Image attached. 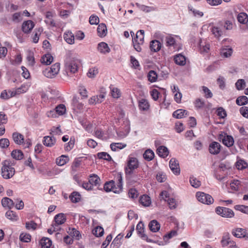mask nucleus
Listing matches in <instances>:
<instances>
[{
    "mask_svg": "<svg viewBox=\"0 0 248 248\" xmlns=\"http://www.w3.org/2000/svg\"><path fill=\"white\" fill-rule=\"evenodd\" d=\"M104 189L106 192L112 191L120 193L123 189V177L121 172L117 173L115 176V181L107 182L104 185Z\"/></svg>",
    "mask_w": 248,
    "mask_h": 248,
    "instance_id": "1",
    "label": "nucleus"
},
{
    "mask_svg": "<svg viewBox=\"0 0 248 248\" xmlns=\"http://www.w3.org/2000/svg\"><path fill=\"white\" fill-rule=\"evenodd\" d=\"M1 175L3 179H9L15 173V169L12 167L9 160H5L1 163Z\"/></svg>",
    "mask_w": 248,
    "mask_h": 248,
    "instance_id": "2",
    "label": "nucleus"
},
{
    "mask_svg": "<svg viewBox=\"0 0 248 248\" xmlns=\"http://www.w3.org/2000/svg\"><path fill=\"white\" fill-rule=\"evenodd\" d=\"M80 63L79 60L72 57H67L65 60V69L67 72L74 74L77 72Z\"/></svg>",
    "mask_w": 248,
    "mask_h": 248,
    "instance_id": "3",
    "label": "nucleus"
},
{
    "mask_svg": "<svg viewBox=\"0 0 248 248\" xmlns=\"http://www.w3.org/2000/svg\"><path fill=\"white\" fill-rule=\"evenodd\" d=\"M139 167L138 159L130 155L127 160L126 166L124 168L125 173L126 175H130L134 170Z\"/></svg>",
    "mask_w": 248,
    "mask_h": 248,
    "instance_id": "4",
    "label": "nucleus"
},
{
    "mask_svg": "<svg viewBox=\"0 0 248 248\" xmlns=\"http://www.w3.org/2000/svg\"><path fill=\"white\" fill-rule=\"evenodd\" d=\"M60 64L56 63L53 64L50 67L46 68L43 71V75L48 78H53L57 75L60 71Z\"/></svg>",
    "mask_w": 248,
    "mask_h": 248,
    "instance_id": "5",
    "label": "nucleus"
},
{
    "mask_svg": "<svg viewBox=\"0 0 248 248\" xmlns=\"http://www.w3.org/2000/svg\"><path fill=\"white\" fill-rule=\"evenodd\" d=\"M216 213L224 217L232 218L234 217L233 211L228 208L218 206L216 208Z\"/></svg>",
    "mask_w": 248,
    "mask_h": 248,
    "instance_id": "6",
    "label": "nucleus"
},
{
    "mask_svg": "<svg viewBox=\"0 0 248 248\" xmlns=\"http://www.w3.org/2000/svg\"><path fill=\"white\" fill-rule=\"evenodd\" d=\"M196 197L200 202L204 204H210L213 203L214 202V199L212 197L204 192H197Z\"/></svg>",
    "mask_w": 248,
    "mask_h": 248,
    "instance_id": "7",
    "label": "nucleus"
},
{
    "mask_svg": "<svg viewBox=\"0 0 248 248\" xmlns=\"http://www.w3.org/2000/svg\"><path fill=\"white\" fill-rule=\"evenodd\" d=\"M221 244L223 247L229 245L230 248H237L235 242L231 240L229 233H226L222 236Z\"/></svg>",
    "mask_w": 248,
    "mask_h": 248,
    "instance_id": "8",
    "label": "nucleus"
},
{
    "mask_svg": "<svg viewBox=\"0 0 248 248\" xmlns=\"http://www.w3.org/2000/svg\"><path fill=\"white\" fill-rule=\"evenodd\" d=\"M232 234L237 238H245L248 239V230L243 228H235L232 231Z\"/></svg>",
    "mask_w": 248,
    "mask_h": 248,
    "instance_id": "9",
    "label": "nucleus"
},
{
    "mask_svg": "<svg viewBox=\"0 0 248 248\" xmlns=\"http://www.w3.org/2000/svg\"><path fill=\"white\" fill-rule=\"evenodd\" d=\"M66 111L65 106L63 104H60L56 107L55 109L50 110L47 112L48 117H54L56 116V112L59 115H62Z\"/></svg>",
    "mask_w": 248,
    "mask_h": 248,
    "instance_id": "10",
    "label": "nucleus"
},
{
    "mask_svg": "<svg viewBox=\"0 0 248 248\" xmlns=\"http://www.w3.org/2000/svg\"><path fill=\"white\" fill-rule=\"evenodd\" d=\"M170 168L172 172L175 175H178L180 173V168L177 160L174 158H171L169 162Z\"/></svg>",
    "mask_w": 248,
    "mask_h": 248,
    "instance_id": "11",
    "label": "nucleus"
},
{
    "mask_svg": "<svg viewBox=\"0 0 248 248\" xmlns=\"http://www.w3.org/2000/svg\"><path fill=\"white\" fill-rule=\"evenodd\" d=\"M219 139L222 140L223 143L227 147H231L233 145L234 140L231 136L220 134Z\"/></svg>",
    "mask_w": 248,
    "mask_h": 248,
    "instance_id": "12",
    "label": "nucleus"
},
{
    "mask_svg": "<svg viewBox=\"0 0 248 248\" xmlns=\"http://www.w3.org/2000/svg\"><path fill=\"white\" fill-rule=\"evenodd\" d=\"M221 145L217 141H213L209 146V152L212 155H217L219 153Z\"/></svg>",
    "mask_w": 248,
    "mask_h": 248,
    "instance_id": "13",
    "label": "nucleus"
},
{
    "mask_svg": "<svg viewBox=\"0 0 248 248\" xmlns=\"http://www.w3.org/2000/svg\"><path fill=\"white\" fill-rule=\"evenodd\" d=\"M34 27V23L31 20L24 21L22 26V31L25 33H29Z\"/></svg>",
    "mask_w": 248,
    "mask_h": 248,
    "instance_id": "14",
    "label": "nucleus"
},
{
    "mask_svg": "<svg viewBox=\"0 0 248 248\" xmlns=\"http://www.w3.org/2000/svg\"><path fill=\"white\" fill-rule=\"evenodd\" d=\"M66 218L65 215L63 213H59L56 215L54 217V223L57 227H59L60 225L63 224L66 221Z\"/></svg>",
    "mask_w": 248,
    "mask_h": 248,
    "instance_id": "15",
    "label": "nucleus"
},
{
    "mask_svg": "<svg viewBox=\"0 0 248 248\" xmlns=\"http://www.w3.org/2000/svg\"><path fill=\"white\" fill-rule=\"evenodd\" d=\"M12 138L14 142L18 145H21L24 143V136L18 132H14L12 134Z\"/></svg>",
    "mask_w": 248,
    "mask_h": 248,
    "instance_id": "16",
    "label": "nucleus"
},
{
    "mask_svg": "<svg viewBox=\"0 0 248 248\" xmlns=\"http://www.w3.org/2000/svg\"><path fill=\"white\" fill-rule=\"evenodd\" d=\"M97 49L101 53L103 54L108 53L110 51L108 45L106 43L103 42L98 44Z\"/></svg>",
    "mask_w": 248,
    "mask_h": 248,
    "instance_id": "17",
    "label": "nucleus"
},
{
    "mask_svg": "<svg viewBox=\"0 0 248 248\" xmlns=\"http://www.w3.org/2000/svg\"><path fill=\"white\" fill-rule=\"evenodd\" d=\"M158 155L162 157H166L169 153L168 148L164 146H160L157 149L156 151Z\"/></svg>",
    "mask_w": 248,
    "mask_h": 248,
    "instance_id": "18",
    "label": "nucleus"
},
{
    "mask_svg": "<svg viewBox=\"0 0 248 248\" xmlns=\"http://www.w3.org/2000/svg\"><path fill=\"white\" fill-rule=\"evenodd\" d=\"M1 204L4 207H8L9 209H12L15 204L14 202L7 197L3 198L1 200Z\"/></svg>",
    "mask_w": 248,
    "mask_h": 248,
    "instance_id": "19",
    "label": "nucleus"
},
{
    "mask_svg": "<svg viewBox=\"0 0 248 248\" xmlns=\"http://www.w3.org/2000/svg\"><path fill=\"white\" fill-rule=\"evenodd\" d=\"M56 142V139L53 137L45 136L44 138L43 143L47 147L53 146Z\"/></svg>",
    "mask_w": 248,
    "mask_h": 248,
    "instance_id": "20",
    "label": "nucleus"
},
{
    "mask_svg": "<svg viewBox=\"0 0 248 248\" xmlns=\"http://www.w3.org/2000/svg\"><path fill=\"white\" fill-rule=\"evenodd\" d=\"M100 179L96 175L93 174L90 176L89 181L90 182L91 185L93 186H99L100 183Z\"/></svg>",
    "mask_w": 248,
    "mask_h": 248,
    "instance_id": "21",
    "label": "nucleus"
},
{
    "mask_svg": "<svg viewBox=\"0 0 248 248\" xmlns=\"http://www.w3.org/2000/svg\"><path fill=\"white\" fill-rule=\"evenodd\" d=\"M150 47L152 51L157 52L160 49L161 44L158 41L155 40L151 42Z\"/></svg>",
    "mask_w": 248,
    "mask_h": 248,
    "instance_id": "22",
    "label": "nucleus"
},
{
    "mask_svg": "<svg viewBox=\"0 0 248 248\" xmlns=\"http://www.w3.org/2000/svg\"><path fill=\"white\" fill-rule=\"evenodd\" d=\"M97 32L98 35L100 37L105 36L107 34V30L105 24L101 23L97 27Z\"/></svg>",
    "mask_w": 248,
    "mask_h": 248,
    "instance_id": "23",
    "label": "nucleus"
},
{
    "mask_svg": "<svg viewBox=\"0 0 248 248\" xmlns=\"http://www.w3.org/2000/svg\"><path fill=\"white\" fill-rule=\"evenodd\" d=\"M64 39L69 44L72 45L75 43L74 35L71 32L68 31L64 33Z\"/></svg>",
    "mask_w": 248,
    "mask_h": 248,
    "instance_id": "24",
    "label": "nucleus"
},
{
    "mask_svg": "<svg viewBox=\"0 0 248 248\" xmlns=\"http://www.w3.org/2000/svg\"><path fill=\"white\" fill-rule=\"evenodd\" d=\"M40 244L42 248H49L52 245V241L49 238L44 237L40 240Z\"/></svg>",
    "mask_w": 248,
    "mask_h": 248,
    "instance_id": "25",
    "label": "nucleus"
},
{
    "mask_svg": "<svg viewBox=\"0 0 248 248\" xmlns=\"http://www.w3.org/2000/svg\"><path fill=\"white\" fill-rule=\"evenodd\" d=\"M149 227L152 232H156L159 230L160 225L156 220H153L150 222Z\"/></svg>",
    "mask_w": 248,
    "mask_h": 248,
    "instance_id": "26",
    "label": "nucleus"
},
{
    "mask_svg": "<svg viewBox=\"0 0 248 248\" xmlns=\"http://www.w3.org/2000/svg\"><path fill=\"white\" fill-rule=\"evenodd\" d=\"M140 204L145 207L150 206L151 204L150 197L147 195L140 196Z\"/></svg>",
    "mask_w": 248,
    "mask_h": 248,
    "instance_id": "27",
    "label": "nucleus"
},
{
    "mask_svg": "<svg viewBox=\"0 0 248 248\" xmlns=\"http://www.w3.org/2000/svg\"><path fill=\"white\" fill-rule=\"evenodd\" d=\"M123 235L118 234L112 241L110 247L111 248H118L121 244V240L123 237Z\"/></svg>",
    "mask_w": 248,
    "mask_h": 248,
    "instance_id": "28",
    "label": "nucleus"
},
{
    "mask_svg": "<svg viewBox=\"0 0 248 248\" xmlns=\"http://www.w3.org/2000/svg\"><path fill=\"white\" fill-rule=\"evenodd\" d=\"M53 60V58L50 54H46L42 57L41 61L42 63L49 65L51 63Z\"/></svg>",
    "mask_w": 248,
    "mask_h": 248,
    "instance_id": "29",
    "label": "nucleus"
},
{
    "mask_svg": "<svg viewBox=\"0 0 248 248\" xmlns=\"http://www.w3.org/2000/svg\"><path fill=\"white\" fill-rule=\"evenodd\" d=\"M126 146V144L120 142L112 143L110 145V148L113 151H117L118 150L122 149Z\"/></svg>",
    "mask_w": 248,
    "mask_h": 248,
    "instance_id": "30",
    "label": "nucleus"
},
{
    "mask_svg": "<svg viewBox=\"0 0 248 248\" xmlns=\"http://www.w3.org/2000/svg\"><path fill=\"white\" fill-rule=\"evenodd\" d=\"M175 62L180 65H184L186 64V58L181 54L177 55L174 59Z\"/></svg>",
    "mask_w": 248,
    "mask_h": 248,
    "instance_id": "31",
    "label": "nucleus"
},
{
    "mask_svg": "<svg viewBox=\"0 0 248 248\" xmlns=\"http://www.w3.org/2000/svg\"><path fill=\"white\" fill-rule=\"evenodd\" d=\"M187 113V111L186 110L179 109L174 111L172 116L177 119H181L184 116L185 114L186 115Z\"/></svg>",
    "mask_w": 248,
    "mask_h": 248,
    "instance_id": "32",
    "label": "nucleus"
},
{
    "mask_svg": "<svg viewBox=\"0 0 248 248\" xmlns=\"http://www.w3.org/2000/svg\"><path fill=\"white\" fill-rule=\"evenodd\" d=\"M11 156L16 160H21L23 158L24 155L21 150H14L11 153Z\"/></svg>",
    "mask_w": 248,
    "mask_h": 248,
    "instance_id": "33",
    "label": "nucleus"
},
{
    "mask_svg": "<svg viewBox=\"0 0 248 248\" xmlns=\"http://www.w3.org/2000/svg\"><path fill=\"white\" fill-rule=\"evenodd\" d=\"M150 105L148 100L146 99H140V110L147 111L150 110Z\"/></svg>",
    "mask_w": 248,
    "mask_h": 248,
    "instance_id": "34",
    "label": "nucleus"
},
{
    "mask_svg": "<svg viewBox=\"0 0 248 248\" xmlns=\"http://www.w3.org/2000/svg\"><path fill=\"white\" fill-rule=\"evenodd\" d=\"M154 152L150 149L146 150L143 155V158L148 161L152 160L154 158Z\"/></svg>",
    "mask_w": 248,
    "mask_h": 248,
    "instance_id": "35",
    "label": "nucleus"
},
{
    "mask_svg": "<svg viewBox=\"0 0 248 248\" xmlns=\"http://www.w3.org/2000/svg\"><path fill=\"white\" fill-rule=\"evenodd\" d=\"M69 198L70 199L72 202L74 203H77L80 201L81 196L78 192L74 191L72 192L69 196Z\"/></svg>",
    "mask_w": 248,
    "mask_h": 248,
    "instance_id": "36",
    "label": "nucleus"
},
{
    "mask_svg": "<svg viewBox=\"0 0 248 248\" xmlns=\"http://www.w3.org/2000/svg\"><path fill=\"white\" fill-rule=\"evenodd\" d=\"M69 161L67 156L62 155L56 159V163L59 166H63Z\"/></svg>",
    "mask_w": 248,
    "mask_h": 248,
    "instance_id": "37",
    "label": "nucleus"
},
{
    "mask_svg": "<svg viewBox=\"0 0 248 248\" xmlns=\"http://www.w3.org/2000/svg\"><path fill=\"white\" fill-rule=\"evenodd\" d=\"M166 45L169 46H173L175 48L176 41L174 38L171 35H168L165 38Z\"/></svg>",
    "mask_w": 248,
    "mask_h": 248,
    "instance_id": "38",
    "label": "nucleus"
},
{
    "mask_svg": "<svg viewBox=\"0 0 248 248\" xmlns=\"http://www.w3.org/2000/svg\"><path fill=\"white\" fill-rule=\"evenodd\" d=\"M248 103V98L246 96H241L238 97L236 100V103L239 106H243Z\"/></svg>",
    "mask_w": 248,
    "mask_h": 248,
    "instance_id": "39",
    "label": "nucleus"
},
{
    "mask_svg": "<svg viewBox=\"0 0 248 248\" xmlns=\"http://www.w3.org/2000/svg\"><path fill=\"white\" fill-rule=\"evenodd\" d=\"M211 32L216 38H218L223 33V31L218 27H213L211 29Z\"/></svg>",
    "mask_w": 248,
    "mask_h": 248,
    "instance_id": "40",
    "label": "nucleus"
},
{
    "mask_svg": "<svg viewBox=\"0 0 248 248\" xmlns=\"http://www.w3.org/2000/svg\"><path fill=\"white\" fill-rule=\"evenodd\" d=\"M148 79L151 82H155L157 78V75L154 70H151L149 72L147 75Z\"/></svg>",
    "mask_w": 248,
    "mask_h": 248,
    "instance_id": "41",
    "label": "nucleus"
},
{
    "mask_svg": "<svg viewBox=\"0 0 248 248\" xmlns=\"http://www.w3.org/2000/svg\"><path fill=\"white\" fill-rule=\"evenodd\" d=\"M140 31H138L136 34V36L132 38L133 46L136 50L140 51V43L138 41V33Z\"/></svg>",
    "mask_w": 248,
    "mask_h": 248,
    "instance_id": "42",
    "label": "nucleus"
},
{
    "mask_svg": "<svg viewBox=\"0 0 248 248\" xmlns=\"http://www.w3.org/2000/svg\"><path fill=\"white\" fill-rule=\"evenodd\" d=\"M238 21L242 24H245L248 21V16L246 14L241 13L237 16Z\"/></svg>",
    "mask_w": 248,
    "mask_h": 248,
    "instance_id": "43",
    "label": "nucleus"
},
{
    "mask_svg": "<svg viewBox=\"0 0 248 248\" xmlns=\"http://www.w3.org/2000/svg\"><path fill=\"white\" fill-rule=\"evenodd\" d=\"M189 182L191 185L195 188H198L201 185V181L194 176L190 177Z\"/></svg>",
    "mask_w": 248,
    "mask_h": 248,
    "instance_id": "44",
    "label": "nucleus"
},
{
    "mask_svg": "<svg viewBox=\"0 0 248 248\" xmlns=\"http://www.w3.org/2000/svg\"><path fill=\"white\" fill-rule=\"evenodd\" d=\"M111 95L113 98H118L121 95V92L119 89L112 86L110 87Z\"/></svg>",
    "mask_w": 248,
    "mask_h": 248,
    "instance_id": "45",
    "label": "nucleus"
},
{
    "mask_svg": "<svg viewBox=\"0 0 248 248\" xmlns=\"http://www.w3.org/2000/svg\"><path fill=\"white\" fill-rule=\"evenodd\" d=\"M93 233L97 237L102 236L104 234V229L101 227L97 226L93 230Z\"/></svg>",
    "mask_w": 248,
    "mask_h": 248,
    "instance_id": "46",
    "label": "nucleus"
},
{
    "mask_svg": "<svg viewBox=\"0 0 248 248\" xmlns=\"http://www.w3.org/2000/svg\"><path fill=\"white\" fill-rule=\"evenodd\" d=\"M156 178L158 182L162 183L166 181L167 177L164 172L159 171L156 174Z\"/></svg>",
    "mask_w": 248,
    "mask_h": 248,
    "instance_id": "47",
    "label": "nucleus"
},
{
    "mask_svg": "<svg viewBox=\"0 0 248 248\" xmlns=\"http://www.w3.org/2000/svg\"><path fill=\"white\" fill-rule=\"evenodd\" d=\"M232 53V48H223L221 51V55L226 58H228L231 56Z\"/></svg>",
    "mask_w": 248,
    "mask_h": 248,
    "instance_id": "48",
    "label": "nucleus"
},
{
    "mask_svg": "<svg viewBox=\"0 0 248 248\" xmlns=\"http://www.w3.org/2000/svg\"><path fill=\"white\" fill-rule=\"evenodd\" d=\"M234 209L243 213L248 214V206L244 205H236Z\"/></svg>",
    "mask_w": 248,
    "mask_h": 248,
    "instance_id": "49",
    "label": "nucleus"
},
{
    "mask_svg": "<svg viewBox=\"0 0 248 248\" xmlns=\"http://www.w3.org/2000/svg\"><path fill=\"white\" fill-rule=\"evenodd\" d=\"M98 69L96 67H93L89 69L88 73L87 76L90 78H93L96 76V75L98 74Z\"/></svg>",
    "mask_w": 248,
    "mask_h": 248,
    "instance_id": "50",
    "label": "nucleus"
},
{
    "mask_svg": "<svg viewBox=\"0 0 248 248\" xmlns=\"http://www.w3.org/2000/svg\"><path fill=\"white\" fill-rule=\"evenodd\" d=\"M97 156L99 159H103L107 161H110L111 157L107 153L100 152L97 154Z\"/></svg>",
    "mask_w": 248,
    "mask_h": 248,
    "instance_id": "51",
    "label": "nucleus"
},
{
    "mask_svg": "<svg viewBox=\"0 0 248 248\" xmlns=\"http://www.w3.org/2000/svg\"><path fill=\"white\" fill-rule=\"evenodd\" d=\"M43 29L42 28H39L37 31H34V34L32 38L33 42L34 43H37L38 42L39 39V36L40 35L41 32L43 31Z\"/></svg>",
    "mask_w": 248,
    "mask_h": 248,
    "instance_id": "52",
    "label": "nucleus"
},
{
    "mask_svg": "<svg viewBox=\"0 0 248 248\" xmlns=\"http://www.w3.org/2000/svg\"><path fill=\"white\" fill-rule=\"evenodd\" d=\"M235 86L237 90H241L246 87V82L243 79H238L235 83Z\"/></svg>",
    "mask_w": 248,
    "mask_h": 248,
    "instance_id": "53",
    "label": "nucleus"
},
{
    "mask_svg": "<svg viewBox=\"0 0 248 248\" xmlns=\"http://www.w3.org/2000/svg\"><path fill=\"white\" fill-rule=\"evenodd\" d=\"M6 217L10 220H16L17 217L13 211L9 210L5 214Z\"/></svg>",
    "mask_w": 248,
    "mask_h": 248,
    "instance_id": "54",
    "label": "nucleus"
},
{
    "mask_svg": "<svg viewBox=\"0 0 248 248\" xmlns=\"http://www.w3.org/2000/svg\"><path fill=\"white\" fill-rule=\"evenodd\" d=\"M188 8L189 11H191L195 16L202 17L203 13L198 10L193 8L191 6H188Z\"/></svg>",
    "mask_w": 248,
    "mask_h": 248,
    "instance_id": "55",
    "label": "nucleus"
},
{
    "mask_svg": "<svg viewBox=\"0 0 248 248\" xmlns=\"http://www.w3.org/2000/svg\"><path fill=\"white\" fill-rule=\"evenodd\" d=\"M15 203H16L15 207L18 210L22 209L24 208V204L23 202L19 199L15 200Z\"/></svg>",
    "mask_w": 248,
    "mask_h": 248,
    "instance_id": "56",
    "label": "nucleus"
},
{
    "mask_svg": "<svg viewBox=\"0 0 248 248\" xmlns=\"http://www.w3.org/2000/svg\"><path fill=\"white\" fill-rule=\"evenodd\" d=\"M247 166L246 162L244 160H239L236 163V167L238 170H243L246 168Z\"/></svg>",
    "mask_w": 248,
    "mask_h": 248,
    "instance_id": "57",
    "label": "nucleus"
},
{
    "mask_svg": "<svg viewBox=\"0 0 248 248\" xmlns=\"http://www.w3.org/2000/svg\"><path fill=\"white\" fill-rule=\"evenodd\" d=\"M10 144L9 140L8 139L3 138L0 140V147L2 148H7Z\"/></svg>",
    "mask_w": 248,
    "mask_h": 248,
    "instance_id": "58",
    "label": "nucleus"
},
{
    "mask_svg": "<svg viewBox=\"0 0 248 248\" xmlns=\"http://www.w3.org/2000/svg\"><path fill=\"white\" fill-rule=\"evenodd\" d=\"M95 135L97 138L102 140H106L107 139V138L104 136V132L99 129H97L95 131Z\"/></svg>",
    "mask_w": 248,
    "mask_h": 248,
    "instance_id": "59",
    "label": "nucleus"
},
{
    "mask_svg": "<svg viewBox=\"0 0 248 248\" xmlns=\"http://www.w3.org/2000/svg\"><path fill=\"white\" fill-rule=\"evenodd\" d=\"M31 235L29 234H24L23 233L20 235V240L24 242H28L31 240Z\"/></svg>",
    "mask_w": 248,
    "mask_h": 248,
    "instance_id": "60",
    "label": "nucleus"
},
{
    "mask_svg": "<svg viewBox=\"0 0 248 248\" xmlns=\"http://www.w3.org/2000/svg\"><path fill=\"white\" fill-rule=\"evenodd\" d=\"M36 226L37 224L33 221L27 222L26 223V228L28 230L32 229V230H34L36 229Z\"/></svg>",
    "mask_w": 248,
    "mask_h": 248,
    "instance_id": "61",
    "label": "nucleus"
},
{
    "mask_svg": "<svg viewBox=\"0 0 248 248\" xmlns=\"http://www.w3.org/2000/svg\"><path fill=\"white\" fill-rule=\"evenodd\" d=\"M89 22L92 25H97L99 22V19L97 16L92 15L89 18Z\"/></svg>",
    "mask_w": 248,
    "mask_h": 248,
    "instance_id": "62",
    "label": "nucleus"
},
{
    "mask_svg": "<svg viewBox=\"0 0 248 248\" xmlns=\"http://www.w3.org/2000/svg\"><path fill=\"white\" fill-rule=\"evenodd\" d=\"M159 92L157 90L154 89L150 92V95L153 99L155 101L157 100L158 99Z\"/></svg>",
    "mask_w": 248,
    "mask_h": 248,
    "instance_id": "63",
    "label": "nucleus"
},
{
    "mask_svg": "<svg viewBox=\"0 0 248 248\" xmlns=\"http://www.w3.org/2000/svg\"><path fill=\"white\" fill-rule=\"evenodd\" d=\"M240 112L243 117L248 119V107H241L240 108Z\"/></svg>",
    "mask_w": 248,
    "mask_h": 248,
    "instance_id": "64",
    "label": "nucleus"
}]
</instances>
